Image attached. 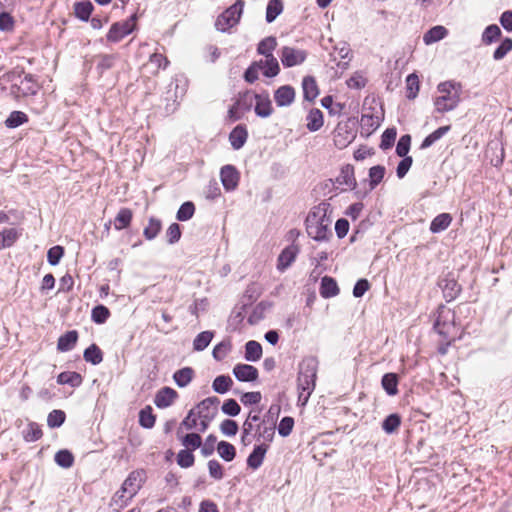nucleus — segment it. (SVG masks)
<instances>
[{
    "mask_svg": "<svg viewBox=\"0 0 512 512\" xmlns=\"http://www.w3.org/2000/svg\"><path fill=\"white\" fill-rule=\"evenodd\" d=\"M438 95L434 99V106L437 112L444 113L454 110L460 100L462 86L455 81L441 82L437 86Z\"/></svg>",
    "mask_w": 512,
    "mask_h": 512,
    "instance_id": "obj_1",
    "label": "nucleus"
},
{
    "mask_svg": "<svg viewBox=\"0 0 512 512\" xmlns=\"http://www.w3.org/2000/svg\"><path fill=\"white\" fill-rule=\"evenodd\" d=\"M330 225L331 220L321 206L314 208L306 218L307 233L316 241L328 240L332 236Z\"/></svg>",
    "mask_w": 512,
    "mask_h": 512,
    "instance_id": "obj_2",
    "label": "nucleus"
},
{
    "mask_svg": "<svg viewBox=\"0 0 512 512\" xmlns=\"http://www.w3.org/2000/svg\"><path fill=\"white\" fill-rule=\"evenodd\" d=\"M316 370L317 364L314 359H306L300 366L298 376V399L302 402V405L307 403L315 388Z\"/></svg>",
    "mask_w": 512,
    "mask_h": 512,
    "instance_id": "obj_3",
    "label": "nucleus"
},
{
    "mask_svg": "<svg viewBox=\"0 0 512 512\" xmlns=\"http://www.w3.org/2000/svg\"><path fill=\"white\" fill-rule=\"evenodd\" d=\"M244 7L243 0H237L232 6L226 9L221 15L218 16L215 27L218 31L226 32L235 26L242 15Z\"/></svg>",
    "mask_w": 512,
    "mask_h": 512,
    "instance_id": "obj_4",
    "label": "nucleus"
},
{
    "mask_svg": "<svg viewBox=\"0 0 512 512\" xmlns=\"http://www.w3.org/2000/svg\"><path fill=\"white\" fill-rule=\"evenodd\" d=\"M135 25L136 15H132L129 19L125 21L114 23L107 34L108 41H120L134 30Z\"/></svg>",
    "mask_w": 512,
    "mask_h": 512,
    "instance_id": "obj_5",
    "label": "nucleus"
},
{
    "mask_svg": "<svg viewBox=\"0 0 512 512\" xmlns=\"http://www.w3.org/2000/svg\"><path fill=\"white\" fill-rule=\"evenodd\" d=\"M453 319L454 315L452 312L449 309L442 308L438 312V317L434 325L436 331L445 338L452 337L453 330H455Z\"/></svg>",
    "mask_w": 512,
    "mask_h": 512,
    "instance_id": "obj_6",
    "label": "nucleus"
},
{
    "mask_svg": "<svg viewBox=\"0 0 512 512\" xmlns=\"http://www.w3.org/2000/svg\"><path fill=\"white\" fill-rule=\"evenodd\" d=\"M307 57L304 50L285 46L281 50V61L285 67H293L302 64Z\"/></svg>",
    "mask_w": 512,
    "mask_h": 512,
    "instance_id": "obj_7",
    "label": "nucleus"
},
{
    "mask_svg": "<svg viewBox=\"0 0 512 512\" xmlns=\"http://www.w3.org/2000/svg\"><path fill=\"white\" fill-rule=\"evenodd\" d=\"M220 400L217 397H208L200 402L195 408L199 418L212 420L217 414L218 404Z\"/></svg>",
    "mask_w": 512,
    "mask_h": 512,
    "instance_id": "obj_8",
    "label": "nucleus"
},
{
    "mask_svg": "<svg viewBox=\"0 0 512 512\" xmlns=\"http://www.w3.org/2000/svg\"><path fill=\"white\" fill-rule=\"evenodd\" d=\"M220 178L227 191H232L238 186L239 173L232 165H225L221 168Z\"/></svg>",
    "mask_w": 512,
    "mask_h": 512,
    "instance_id": "obj_9",
    "label": "nucleus"
},
{
    "mask_svg": "<svg viewBox=\"0 0 512 512\" xmlns=\"http://www.w3.org/2000/svg\"><path fill=\"white\" fill-rule=\"evenodd\" d=\"M233 374L242 382H253L258 378V370L249 364H237L233 368Z\"/></svg>",
    "mask_w": 512,
    "mask_h": 512,
    "instance_id": "obj_10",
    "label": "nucleus"
},
{
    "mask_svg": "<svg viewBox=\"0 0 512 512\" xmlns=\"http://www.w3.org/2000/svg\"><path fill=\"white\" fill-rule=\"evenodd\" d=\"M142 483V472L133 471L122 484L123 493H127L128 497H134L140 489Z\"/></svg>",
    "mask_w": 512,
    "mask_h": 512,
    "instance_id": "obj_11",
    "label": "nucleus"
},
{
    "mask_svg": "<svg viewBox=\"0 0 512 512\" xmlns=\"http://www.w3.org/2000/svg\"><path fill=\"white\" fill-rule=\"evenodd\" d=\"M255 99V113L257 116L262 118L269 117L272 112V103L268 94H253V100Z\"/></svg>",
    "mask_w": 512,
    "mask_h": 512,
    "instance_id": "obj_12",
    "label": "nucleus"
},
{
    "mask_svg": "<svg viewBox=\"0 0 512 512\" xmlns=\"http://www.w3.org/2000/svg\"><path fill=\"white\" fill-rule=\"evenodd\" d=\"M299 249L296 245H290L282 250L278 257L277 269L285 271L296 259Z\"/></svg>",
    "mask_w": 512,
    "mask_h": 512,
    "instance_id": "obj_13",
    "label": "nucleus"
},
{
    "mask_svg": "<svg viewBox=\"0 0 512 512\" xmlns=\"http://www.w3.org/2000/svg\"><path fill=\"white\" fill-rule=\"evenodd\" d=\"M242 102H245V109H250L253 102V94L251 92H245L244 94L240 95L235 104L230 107L228 110V116L232 121L240 119V112H242L240 107Z\"/></svg>",
    "mask_w": 512,
    "mask_h": 512,
    "instance_id": "obj_14",
    "label": "nucleus"
},
{
    "mask_svg": "<svg viewBox=\"0 0 512 512\" xmlns=\"http://www.w3.org/2000/svg\"><path fill=\"white\" fill-rule=\"evenodd\" d=\"M274 99L279 107L289 106L295 99V90L288 85L281 86L275 91Z\"/></svg>",
    "mask_w": 512,
    "mask_h": 512,
    "instance_id": "obj_15",
    "label": "nucleus"
},
{
    "mask_svg": "<svg viewBox=\"0 0 512 512\" xmlns=\"http://www.w3.org/2000/svg\"><path fill=\"white\" fill-rule=\"evenodd\" d=\"M176 397L177 392L174 389L164 387L157 392L154 403L158 408H166L174 402Z\"/></svg>",
    "mask_w": 512,
    "mask_h": 512,
    "instance_id": "obj_16",
    "label": "nucleus"
},
{
    "mask_svg": "<svg viewBox=\"0 0 512 512\" xmlns=\"http://www.w3.org/2000/svg\"><path fill=\"white\" fill-rule=\"evenodd\" d=\"M255 63H261L260 70L266 77H275L280 71L278 60L273 55L264 56V59Z\"/></svg>",
    "mask_w": 512,
    "mask_h": 512,
    "instance_id": "obj_17",
    "label": "nucleus"
},
{
    "mask_svg": "<svg viewBox=\"0 0 512 512\" xmlns=\"http://www.w3.org/2000/svg\"><path fill=\"white\" fill-rule=\"evenodd\" d=\"M248 132L245 126L238 125L236 126L229 135V141L231 146L235 150H239L244 146L247 141Z\"/></svg>",
    "mask_w": 512,
    "mask_h": 512,
    "instance_id": "obj_18",
    "label": "nucleus"
},
{
    "mask_svg": "<svg viewBox=\"0 0 512 512\" xmlns=\"http://www.w3.org/2000/svg\"><path fill=\"white\" fill-rule=\"evenodd\" d=\"M380 126V118L371 113H363L360 119L362 133L370 135Z\"/></svg>",
    "mask_w": 512,
    "mask_h": 512,
    "instance_id": "obj_19",
    "label": "nucleus"
},
{
    "mask_svg": "<svg viewBox=\"0 0 512 512\" xmlns=\"http://www.w3.org/2000/svg\"><path fill=\"white\" fill-rule=\"evenodd\" d=\"M268 446L265 444L258 445L254 448L252 453L248 456L247 465L252 469H258L264 460Z\"/></svg>",
    "mask_w": 512,
    "mask_h": 512,
    "instance_id": "obj_20",
    "label": "nucleus"
},
{
    "mask_svg": "<svg viewBox=\"0 0 512 512\" xmlns=\"http://www.w3.org/2000/svg\"><path fill=\"white\" fill-rule=\"evenodd\" d=\"M306 126L310 132L318 131L324 123L323 113L319 109H312L306 117Z\"/></svg>",
    "mask_w": 512,
    "mask_h": 512,
    "instance_id": "obj_21",
    "label": "nucleus"
},
{
    "mask_svg": "<svg viewBox=\"0 0 512 512\" xmlns=\"http://www.w3.org/2000/svg\"><path fill=\"white\" fill-rule=\"evenodd\" d=\"M302 88L304 98L308 101H313L319 94L317 83L312 76L304 77Z\"/></svg>",
    "mask_w": 512,
    "mask_h": 512,
    "instance_id": "obj_22",
    "label": "nucleus"
},
{
    "mask_svg": "<svg viewBox=\"0 0 512 512\" xmlns=\"http://www.w3.org/2000/svg\"><path fill=\"white\" fill-rule=\"evenodd\" d=\"M339 293V288L336 281L328 276L321 280L320 294L324 298L334 297Z\"/></svg>",
    "mask_w": 512,
    "mask_h": 512,
    "instance_id": "obj_23",
    "label": "nucleus"
},
{
    "mask_svg": "<svg viewBox=\"0 0 512 512\" xmlns=\"http://www.w3.org/2000/svg\"><path fill=\"white\" fill-rule=\"evenodd\" d=\"M337 183L339 185H345L350 189L356 187V179L354 177V169L350 165H346L341 169L339 176L337 177Z\"/></svg>",
    "mask_w": 512,
    "mask_h": 512,
    "instance_id": "obj_24",
    "label": "nucleus"
},
{
    "mask_svg": "<svg viewBox=\"0 0 512 512\" xmlns=\"http://www.w3.org/2000/svg\"><path fill=\"white\" fill-rule=\"evenodd\" d=\"M452 222V216L449 213H442L437 215L430 224V231L432 233H439L449 227Z\"/></svg>",
    "mask_w": 512,
    "mask_h": 512,
    "instance_id": "obj_25",
    "label": "nucleus"
},
{
    "mask_svg": "<svg viewBox=\"0 0 512 512\" xmlns=\"http://www.w3.org/2000/svg\"><path fill=\"white\" fill-rule=\"evenodd\" d=\"M78 334L76 331H68L58 339L57 348L60 351H69L76 344Z\"/></svg>",
    "mask_w": 512,
    "mask_h": 512,
    "instance_id": "obj_26",
    "label": "nucleus"
},
{
    "mask_svg": "<svg viewBox=\"0 0 512 512\" xmlns=\"http://www.w3.org/2000/svg\"><path fill=\"white\" fill-rule=\"evenodd\" d=\"M447 33L448 31L444 26H435L424 34L423 41L425 44L429 45L443 39Z\"/></svg>",
    "mask_w": 512,
    "mask_h": 512,
    "instance_id": "obj_27",
    "label": "nucleus"
},
{
    "mask_svg": "<svg viewBox=\"0 0 512 512\" xmlns=\"http://www.w3.org/2000/svg\"><path fill=\"white\" fill-rule=\"evenodd\" d=\"M381 384L388 395L394 396L398 393V377L395 373H386L382 377Z\"/></svg>",
    "mask_w": 512,
    "mask_h": 512,
    "instance_id": "obj_28",
    "label": "nucleus"
},
{
    "mask_svg": "<svg viewBox=\"0 0 512 512\" xmlns=\"http://www.w3.org/2000/svg\"><path fill=\"white\" fill-rule=\"evenodd\" d=\"M262 356V346L256 341H248L245 345V359L247 361H258Z\"/></svg>",
    "mask_w": 512,
    "mask_h": 512,
    "instance_id": "obj_29",
    "label": "nucleus"
},
{
    "mask_svg": "<svg viewBox=\"0 0 512 512\" xmlns=\"http://www.w3.org/2000/svg\"><path fill=\"white\" fill-rule=\"evenodd\" d=\"M132 220V211L128 208H122L119 210L114 220V227L116 230H122L127 228Z\"/></svg>",
    "mask_w": 512,
    "mask_h": 512,
    "instance_id": "obj_30",
    "label": "nucleus"
},
{
    "mask_svg": "<svg viewBox=\"0 0 512 512\" xmlns=\"http://www.w3.org/2000/svg\"><path fill=\"white\" fill-rule=\"evenodd\" d=\"M232 385L233 380L231 379V377L226 375H220L214 379L212 383V388L215 392L219 394H224L231 389Z\"/></svg>",
    "mask_w": 512,
    "mask_h": 512,
    "instance_id": "obj_31",
    "label": "nucleus"
},
{
    "mask_svg": "<svg viewBox=\"0 0 512 512\" xmlns=\"http://www.w3.org/2000/svg\"><path fill=\"white\" fill-rule=\"evenodd\" d=\"M132 498L133 497H128L127 493H123V490L120 489L112 497L111 502H110V507L113 510V512H119L121 509H123L125 506H127L128 502Z\"/></svg>",
    "mask_w": 512,
    "mask_h": 512,
    "instance_id": "obj_32",
    "label": "nucleus"
},
{
    "mask_svg": "<svg viewBox=\"0 0 512 512\" xmlns=\"http://www.w3.org/2000/svg\"><path fill=\"white\" fill-rule=\"evenodd\" d=\"M193 374H194V371L192 368L185 367V368H182V369L176 371L174 373L173 378L179 387H185L191 382V380L193 378Z\"/></svg>",
    "mask_w": 512,
    "mask_h": 512,
    "instance_id": "obj_33",
    "label": "nucleus"
},
{
    "mask_svg": "<svg viewBox=\"0 0 512 512\" xmlns=\"http://www.w3.org/2000/svg\"><path fill=\"white\" fill-rule=\"evenodd\" d=\"M19 233L14 228L0 232V250L12 246L18 239Z\"/></svg>",
    "mask_w": 512,
    "mask_h": 512,
    "instance_id": "obj_34",
    "label": "nucleus"
},
{
    "mask_svg": "<svg viewBox=\"0 0 512 512\" xmlns=\"http://www.w3.org/2000/svg\"><path fill=\"white\" fill-rule=\"evenodd\" d=\"M85 361L92 363L93 365H97L103 360V355L100 348L92 344L85 351L83 355Z\"/></svg>",
    "mask_w": 512,
    "mask_h": 512,
    "instance_id": "obj_35",
    "label": "nucleus"
},
{
    "mask_svg": "<svg viewBox=\"0 0 512 512\" xmlns=\"http://www.w3.org/2000/svg\"><path fill=\"white\" fill-rule=\"evenodd\" d=\"M93 5L90 1H81L75 4L74 11L76 17L87 21L92 13Z\"/></svg>",
    "mask_w": 512,
    "mask_h": 512,
    "instance_id": "obj_36",
    "label": "nucleus"
},
{
    "mask_svg": "<svg viewBox=\"0 0 512 512\" xmlns=\"http://www.w3.org/2000/svg\"><path fill=\"white\" fill-rule=\"evenodd\" d=\"M59 384H69L73 387L79 386L82 382V377L77 372H62L57 377Z\"/></svg>",
    "mask_w": 512,
    "mask_h": 512,
    "instance_id": "obj_37",
    "label": "nucleus"
},
{
    "mask_svg": "<svg viewBox=\"0 0 512 512\" xmlns=\"http://www.w3.org/2000/svg\"><path fill=\"white\" fill-rule=\"evenodd\" d=\"M419 92V78L412 73L406 78V96L408 99H414Z\"/></svg>",
    "mask_w": 512,
    "mask_h": 512,
    "instance_id": "obj_38",
    "label": "nucleus"
},
{
    "mask_svg": "<svg viewBox=\"0 0 512 512\" xmlns=\"http://www.w3.org/2000/svg\"><path fill=\"white\" fill-rule=\"evenodd\" d=\"M401 425V418L398 414H390L389 416H387L383 423H382V429L387 433V434H392L394 433L395 431H397V429L400 427Z\"/></svg>",
    "mask_w": 512,
    "mask_h": 512,
    "instance_id": "obj_39",
    "label": "nucleus"
},
{
    "mask_svg": "<svg viewBox=\"0 0 512 512\" xmlns=\"http://www.w3.org/2000/svg\"><path fill=\"white\" fill-rule=\"evenodd\" d=\"M28 122V116L22 111H13L5 120V125L8 128H16Z\"/></svg>",
    "mask_w": 512,
    "mask_h": 512,
    "instance_id": "obj_40",
    "label": "nucleus"
},
{
    "mask_svg": "<svg viewBox=\"0 0 512 512\" xmlns=\"http://www.w3.org/2000/svg\"><path fill=\"white\" fill-rule=\"evenodd\" d=\"M213 333L211 331H203L199 333L193 341V348L196 351L204 350L211 342Z\"/></svg>",
    "mask_w": 512,
    "mask_h": 512,
    "instance_id": "obj_41",
    "label": "nucleus"
},
{
    "mask_svg": "<svg viewBox=\"0 0 512 512\" xmlns=\"http://www.w3.org/2000/svg\"><path fill=\"white\" fill-rule=\"evenodd\" d=\"M161 230V221L151 217L147 226L144 228L143 234L147 240L154 239Z\"/></svg>",
    "mask_w": 512,
    "mask_h": 512,
    "instance_id": "obj_42",
    "label": "nucleus"
},
{
    "mask_svg": "<svg viewBox=\"0 0 512 512\" xmlns=\"http://www.w3.org/2000/svg\"><path fill=\"white\" fill-rule=\"evenodd\" d=\"M283 5L280 0H270L266 9V20L267 22H273L276 17L282 12Z\"/></svg>",
    "mask_w": 512,
    "mask_h": 512,
    "instance_id": "obj_43",
    "label": "nucleus"
},
{
    "mask_svg": "<svg viewBox=\"0 0 512 512\" xmlns=\"http://www.w3.org/2000/svg\"><path fill=\"white\" fill-rule=\"evenodd\" d=\"M217 451L220 457L228 462L232 461L236 455L235 447L232 444L225 441H221L218 443Z\"/></svg>",
    "mask_w": 512,
    "mask_h": 512,
    "instance_id": "obj_44",
    "label": "nucleus"
},
{
    "mask_svg": "<svg viewBox=\"0 0 512 512\" xmlns=\"http://www.w3.org/2000/svg\"><path fill=\"white\" fill-rule=\"evenodd\" d=\"M277 46V41L275 37H266L259 44L257 51L259 54L263 56L273 55L272 52Z\"/></svg>",
    "mask_w": 512,
    "mask_h": 512,
    "instance_id": "obj_45",
    "label": "nucleus"
},
{
    "mask_svg": "<svg viewBox=\"0 0 512 512\" xmlns=\"http://www.w3.org/2000/svg\"><path fill=\"white\" fill-rule=\"evenodd\" d=\"M450 130V126H443L429 134L421 144V148H428Z\"/></svg>",
    "mask_w": 512,
    "mask_h": 512,
    "instance_id": "obj_46",
    "label": "nucleus"
},
{
    "mask_svg": "<svg viewBox=\"0 0 512 512\" xmlns=\"http://www.w3.org/2000/svg\"><path fill=\"white\" fill-rule=\"evenodd\" d=\"M110 316V311L103 305H98L92 309L91 318L97 324H103Z\"/></svg>",
    "mask_w": 512,
    "mask_h": 512,
    "instance_id": "obj_47",
    "label": "nucleus"
},
{
    "mask_svg": "<svg viewBox=\"0 0 512 512\" xmlns=\"http://www.w3.org/2000/svg\"><path fill=\"white\" fill-rule=\"evenodd\" d=\"M55 462L63 468H70L73 465L74 457L70 451L60 450L55 454Z\"/></svg>",
    "mask_w": 512,
    "mask_h": 512,
    "instance_id": "obj_48",
    "label": "nucleus"
},
{
    "mask_svg": "<svg viewBox=\"0 0 512 512\" xmlns=\"http://www.w3.org/2000/svg\"><path fill=\"white\" fill-rule=\"evenodd\" d=\"M385 175V168L377 165L373 166L369 170L370 187L374 189L383 179Z\"/></svg>",
    "mask_w": 512,
    "mask_h": 512,
    "instance_id": "obj_49",
    "label": "nucleus"
},
{
    "mask_svg": "<svg viewBox=\"0 0 512 512\" xmlns=\"http://www.w3.org/2000/svg\"><path fill=\"white\" fill-rule=\"evenodd\" d=\"M346 83L349 88L361 89L365 87L367 79L362 72H355L350 76Z\"/></svg>",
    "mask_w": 512,
    "mask_h": 512,
    "instance_id": "obj_50",
    "label": "nucleus"
},
{
    "mask_svg": "<svg viewBox=\"0 0 512 512\" xmlns=\"http://www.w3.org/2000/svg\"><path fill=\"white\" fill-rule=\"evenodd\" d=\"M65 417L62 410H53L47 417V424L51 428L60 427L64 423Z\"/></svg>",
    "mask_w": 512,
    "mask_h": 512,
    "instance_id": "obj_51",
    "label": "nucleus"
},
{
    "mask_svg": "<svg viewBox=\"0 0 512 512\" xmlns=\"http://www.w3.org/2000/svg\"><path fill=\"white\" fill-rule=\"evenodd\" d=\"M182 445L189 449H197L202 444V439L199 434L190 433L182 437Z\"/></svg>",
    "mask_w": 512,
    "mask_h": 512,
    "instance_id": "obj_52",
    "label": "nucleus"
},
{
    "mask_svg": "<svg viewBox=\"0 0 512 512\" xmlns=\"http://www.w3.org/2000/svg\"><path fill=\"white\" fill-rule=\"evenodd\" d=\"M195 211V206L192 202H185L183 203L178 212H177V219L179 221H187L190 218H192Z\"/></svg>",
    "mask_w": 512,
    "mask_h": 512,
    "instance_id": "obj_53",
    "label": "nucleus"
},
{
    "mask_svg": "<svg viewBox=\"0 0 512 512\" xmlns=\"http://www.w3.org/2000/svg\"><path fill=\"white\" fill-rule=\"evenodd\" d=\"M512 50V39L505 38L498 48L494 51L493 58L495 60L503 59L508 52Z\"/></svg>",
    "mask_w": 512,
    "mask_h": 512,
    "instance_id": "obj_54",
    "label": "nucleus"
},
{
    "mask_svg": "<svg viewBox=\"0 0 512 512\" xmlns=\"http://www.w3.org/2000/svg\"><path fill=\"white\" fill-rule=\"evenodd\" d=\"M501 35V30L497 25L488 26L483 35L482 40L486 44H491L495 39Z\"/></svg>",
    "mask_w": 512,
    "mask_h": 512,
    "instance_id": "obj_55",
    "label": "nucleus"
},
{
    "mask_svg": "<svg viewBox=\"0 0 512 512\" xmlns=\"http://www.w3.org/2000/svg\"><path fill=\"white\" fill-rule=\"evenodd\" d=\"M177 463L183 468L191 467L194 463V456L188 449L181 450L177 455Z\"/></svg>",
    "mask_w": 512,
    "mask_h": 512,
    "instance_id": "obj_56",
    "label": "nucleus"
},
{
    "mask_svg": "<svg viewBox=\"0 0 512 512\" xmlns=\"http://www.w3.org/2000/svg\"><path fill=\"white\" fill-rule=\"evenodd\" d=\"M294 427V419L292 417H284L281 419L278 425V433L282 437H287L290 435Z\"/></svg>",
    "mask_w": 512,
    "mask_h": 512,
    "instance_id": "obj_57",
    "label": "nucleus"
},
{
    "mask_svg": "<svg viewBox=\"0 0 512 512\" xmlns=\"http://www.w3.org/2000/svg\"><path fill=\"white\" fill-rule=\"evenodd\" d=\"M42 437V430L36 423H30L24 434L26 441H36Z\"/></svg>",
    "mask_w": 512,
    "mask_h": 512,
    "instance_id": "obj_58",
    "label": "nucleus"
},
{
    "mask_svg": "<svg viewBox=\"0 0 512 512\" xmlns=\"http://www.w3.org/2000/svg\"><path fill=\"white\" fill-rule=\"evenodd\" d=\"M230 349H231L230 343L223 341L214 347V349L212 351V355L216 360L220 361L227 356Z\"/></svg>",
    "mask_w": 512,
    "mask_h": 512,
    "instance_id": "obj_59",
    "label": "nucleus"
},
{
    "mask_svg": "<svg viewBox=\"0 0 512 512\" xmlns=\"http://www.w3.org/2000/svg\"><path fill=\"white\" fill-rule=\"evenodd\" d=\"M64 254V249L61 246H53L48 250L47 260L50 265H57Z\"/></svg>",
    "mask_w": 512,
    "mask_h": 512,
    "instance_id": "obj_60",
    "label": "nucleus"
},
{
    "mask_svg": "<svg viewBox=\"0 0 512 512\" xmlns=\"http://www.w3.org/2000/svg\"><path fill=\"white\" fill-rule=\"evenodd\" d=\"M410 143H411V137L410 135H403L399 139L397 146H396V152L398 156L400 157H407V153L410 149Z\"/></svg>",
    "mask_w": 512,
    "mask_h": 512,
    "instance_id": "obj_61",
    "label": "nucleus"
},
{
    "mask_svg": "<svg viewBox=\"0 0 512 512\" xmlns=\"http://www.w3.org/2000/svg\"><path fill=\"white\" fill-rule=\"evenodd\" d=\"M139 423L144 428H152L155 424V417L151 410H141L139 414Z\"/></svg>",
    "mask_w": 512,
    "mask_h": 512,
    "instance_id": "obj_62",
    "label": "nucleus"
},
{
    "mask_svg": "<svg viewBox=\"0 0 512 512\" xmlns=\"http://www.w3.org/2000/svg\"><path fill=\"white\" fill-rule=\"evenodd\" d=\"M240 406L234 399L226 400L222 405L223 413L229 416H237L240 413Z\"/></svg>",
    "mask_w": 512,
    "mask_h": 512,
    "instance_id": "obj_63",
    "label": "nucleus"
},
{
    "mask_svg": "<svg viewBox=\"0 0 512 512\" xmlns=\"http://www.w3.org/2000/svg\"><path fill=\"white\" fill-rule=\"evenodd\" d=\"M220 430L226 436H234L238 432V425L234 420L226 419L221 423Z\"/></svg>",
    "mask_w": 512,
    "mask_h": 512,
    "instance_id": "obj_64",
    "label": "nucleus"
}]
</instances>
